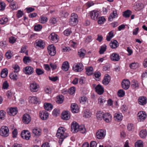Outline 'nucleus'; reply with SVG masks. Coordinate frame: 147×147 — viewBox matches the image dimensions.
<instances>
[{
  "label": "nucleus",
  "mask_w": 147,
  "mask_h": 147,
  "mask_svg": "<svg viewBox=\"0 0 147 147\" xmlns=\"http://www.w3.org/2000/svg\"><path fill=\"white\" fill-rule=\"evenodd\" d=\"M65 129L62 127H60L58 129L57 134L56 136L59 138V142L61 144L64 139L69 136V135L65 132Z\"/></svg>",
  "instance_id": "f257e3e1"
},
{
  "label": "nucleus",
  "mask_w": 147,
  "mask_h": 147,
  "mask_svg": "<svg viewBox=\"0 0 147 147\" xmlns=\"http://www.w3.org/2000/svg\"><path fill=\"white\" fill-rule=\"evenodd\" d=\"M78 17L77 15L74 13H71L69 19V23L71 26H75L78 22Z\"/></svg>",
  "instance_id": "f03ea898"
},
{
  "label": "nucleus",
  "mask_w": 147,
  "mask_h": 147,
  "mask_svg": "<svg viewBox=\"0 0 147 147\" xmlns=\"http://www.w3.org/2000/svg\"><path fill=\"white\" fill-rule=\"evenodd\" d=\"M9 134V130L7 126H3L0 129V135L2 136L6 137Z\"/></svg>",
  "instance_id": "7ed1b4c3"
},
{
  "label": "nucleus",
  "mask_w": 147,
  "mask_h": 147,
  "mask_svg": "<svg viewBox=\"0 0 147 147\" xmlns=\"http://www.w3.org/2000/svg\"><path fill=\"white\" fill-rule=\"evenodd\" d=\"M39 87V85L35 82H33L30 84V90L32 92H37Z\"/></svg>",
  "instance_id": "20e7f679"
},
{
  "label": "nucleus",
  "mask_w": 147,
  "mask_h": 147,
  "mask_svg": "<svg viewBox=\"0 0 147 147\" xmlns=\"http://www.w3.org/2000/svg\"><path fill=\"white\" fill-rule=\"evenodd\" d=\"M106 134V131L103 129H99L96 133L97 138L99 139H103L105 138Z\"/></svg>",
  "instance_id": "39448f33"
},
{
  "label": "nucleus",
  "mask_w": 147,
  "mask_h": 147,
  "mask_svg": "<svg viewBox=\"0 0 147 147\" xmlns=\"http://www.w3.org/2000/svg\"><path fill=\"white\" fill-rule=\"evenodd\" d=\"M34 45L36 47H39L43 49L45 47V43L44 41L41 39L36 40L35 43Z\"/></svg>",
  "instance_id": "423d86ee"
},
{
  "label": "nucleus",
  "mask_w": 147,
  "mask_h": 147,
  "mask_svg": "<svg viewBox=\"0 0 147 147\" xmlns=\"http://www.w3.org/2000/svg\"><path fill=\"white\" fill-rule=\"evenodd\" d=\"M23 71L25 74L29 75L34 72V69L32 67L28 66L24 68Z\"/></svg>",
  "instance_id": "0eeeda50"
},
{
  "label": "nucleus",
  "mask_w": 147,
  "mask_h": 147,
  "mask_svg": "<svg viewBox=\"0 0 147 147\" xmlns=\"http://www.w3.org/2000/svg\"><path fill=\"white\" fill-rule=\"evenodd\" d=\"M89 14L91 18L94 20H97L100 15L99 12L95 10L90 12Z\"/></svg>",
  "instance_id": "6e6552de"
},
{
  "label": "nucleus",
  "mask_w": 147,
  "mask_h": 147,
  "mask_svg": "<svg viewBox=\"0 0 147 147\" xmlns=\"http://www.w3.org/2000/svg\"><path fill=\"white\" fill-rule=\"evenodd\" d=\"M48 52L51 56H54L56 53L55 48L53 45H51L47 47Z\"/></svg>",
  "instance_id": "1a4fd4ad"
},
{
  "label": "nucleus",
  "mask_w": 147,
  "mask_h": 147,
  "mask_svg": "<svg viewBox=\"0 0 147 147\" xmlns=\"http://www.w3.org/2000/svg\"><path fill=\"white\" fill-rule=\"evenodd\" d=\"M73 69L76 72H80L83 69L84 66L82 63H78L76 65H74Z\"/></svg>",
  "instance_id": "9d476101"
},
{
  "label": "nucleus",
  "mask_w": 147,
  "mask_h": 147,
  "mask_svg": "<svg viewBox=\"0 0 147 147\" xmlns=\"http://www.w3.org/2000/svg\"><path fill=\"white\" fill-rule=\"evenodd\" d=\"M78 123L76 122L72 123L71 125V131L73 133H76L79 131V127Z\"/></svg>",
  "instance_id": "9b49d317"
},
{
  "label": "nucleus",
  "mask_w": 147,
  "mask_h": 147,
  "mask_svg": "<svg viewBox=\"0 0 147 147\" xmlns=\"http://www.w3.org/2000/svg\"><path fill=\"white\" fill-rule=\"evenodd\" d=\"M22 137L26 140H29L30 137V132L28 131L24 130L22 132L21 134Z\"/></svg>",
  "instance_id": "f8f14e48"
},
{
  "label": "nucleus",
  "mask_w": 147,
  "mask_h": 147,
  "mask_svg": "<svg viewBox=\"0 0 147 147\" xmlns=\"http://www.w3.org/2000/svg\"><path fill=\"white\" fill-rule=\"evenodd\" d=\"M31 119L30 115L27 114H24L22 117V120L25 124L29 123Z\"/></svg>",
  "instance_id": "ddd939ff"
},
{
  "label": "nucleus",
  "mask_w": 147,
  "mask_h": 147,
  "mask_svg": "<svg viewBox=\"0 0 147 147\" xmlns=\"http://www.w3.org/2000/svg\"><path fill=\"white\" fill-rule=\"evenodd\" d=\"M112 115L109 113H103V119L107 123L110 122L112 120Z\"/></svg>",
  "instance_id": "4468645a"
},
{
  "label": "nucleus",
  "mask_w": 147,
  "mask_h": 147,
  "mask_svg": "<svg viewBox=\"0 0 147 147\" xmlns=\"http://www.w3.org/2000/svg\"><path fill=\"white\" fill-rule=\"evenodd\" d=\"M7 113L9 115H15L18 112V110L16 107H11L7 109Z\"/></svg>",
  "instance_id": "2eb2a0df"
},
{
  "label": "nucleus",
  "mask_w": 147,
  "mask_h": 147,
  "mask_svg": "<svg viewBox=\"0 0 147 147\" xmlns=\"http://www.w3.org/2000/svg\"><path fill=\"white\" fill-rule=\"evenodd\" d=\"M61 118L64 120H68L70 117V113L67 111H63L61 115Z\"/></svg>",
  "instance_id": "dca6fc26"
},
{
  "label": "nucleus",
  "mask_w": 147,
  "mask_h": 147,
  "mask_svg": "<svg viewBox=\"0 0 147 147\" xmlns=\"http://www.w3.org/2000/svg\"><path fill=\"white\" fill-rule=\"evenodd\" d=\"M111 60L114 61H119L120 59V57L119 55L116 53H113L110 56Z\"/></svg>",
  "instance_id": "f3484780"
},
{
  "label": "nucleus",
  "mask_w": 147,
  "mask_h": 147,
  "mask_svg": "<svg viewBox=\"0 0 147 147\" xmlns=\"http://www.w3.org/2000/svg\"><path fill=\"white\" fill-rule=\"evenodd\" d=\"M39 115L41 119L45 120L48 117L49 114L48 112L45 111H41L39 113Z\"/></svg>",
  "instance_id": "a211bd4d"
},
{
  "label": "nucleus",
  "mask_w": 147,
  "mask_h": 147,
  "mask_svg": "<svg viewBox=\"0 0 147 147\" xmlns=\"http://www.w3.org/2000/svg\"><path fill=\"white\" fill-rule=\"evenodd\" d=\"M49 38L53 43H55L58 41L57 35L54 33H52L49 36Z\"/></svg>",
  "instance_id": "6ab92c4d"
},
{
  "label": "nucleus",
  "mask_w": 147,
  "mask_h": 147,
  "mask_svg": "<svg viewBox=\"0 0 147 147\" xmlns=\"http://www.w3.org/2000/svg\"><path fill=\"white\" fill-rule=\"evenodd\" d=\"M130 84V82L128 80H124L121 83L122 87L125 90H127L129 88Z\"/></svg>",
  "instance_id": "aec40b11"
},
{
  "label": "nucleus",
  "mask_w": 147,
  "mask_h": 147,
  "mask_svg": "<svg viewBox=\"0 0 147 147\" xmlns=\"http://www.w3.org/2000/svg\"><path fill=\"white\" fill-rule=\"evenodd\" d=\"M138 119H140V121H143L145 119L146 117V115L145 112L143 111H140L139 112L138 114Z\"/></svg>",
  "instance_id": "412c9836"
},
{
  "label": "nucleus",
  "mask_w": 147,
  "mask_h": 147,
  "mask_svg": "<svg viewBox=\"0 0 147 147\" xmlns=\"http://www.w3.org/2000/svg\"><path fill=\"white\" fill-rule=\"evenodd\" d=\"M95 90L96 92L100 95L103 94L104 91L103 88L100 84H98L96 86Z\"/></svg>",
  "instance_id": "4be33fe9"
},
{
  "label": "nucleus",
  "mask_w": 147,
  "mask_h": 147,
  "mask_svg": "<svg viewBox=\"0 0 147 147\" xmlns=\"http://www.w3.org/2000/svg\"><path fill=\"white\" fill-rule=\"evenodd\" d=\"M118 14L117 13V11L116 9H114L113 10V13H111L109 16V20L110 21H112L114 18L117 17Z\"/></svg>",
  "instance_id": "5701e85b"
},
{
  "label": "nucleus",
  "mask_w": 147,
  "mask_h": 147,
  "mask_svg": "<svg viewBox=\"0 0 147 147\" xmlns=\"http://www.w3.org/2000/svg\"><path fill=\"white\" fill-rule=\"evenodd\" d=\"M138 102L140 105H144L146 103V98L143 96L140 97L138 99Z\"/></svg>",
  "instance_id": "b1692460"
},
{
  "label": "nucleus",
  "mask_w": 147,
  "mask_h": 147,
  "mask_svg": "<svg viewBox=\"0 0 147 147\" xmlns=\"http://www.w3.org/2000/svg\"><path fill=\"white\" fill-rule=\"evenodd\" d=\"M110 77L109 75L108 74H106L102 81V84L105 85H108L110 81Z\"/></svg>",
  "instance_id": "393cba45"
},
{
  "label": "nucleus",
  "mask_w": 147,
  "mask_h": 147,
  "mask_svg": "<svg viewBox=\"0 0 147 147\" xmlns=\"http://www.w3.org/2000/svg\"><path fill=\"white\" fill-rule=\"evenodd\" d=\"M143 5L142 3H136L134 5L133 8L136 11H139L142 9Z\"/></svg>",
  "instance_id": "a878e982"
},
{
  "label": "nucleus",
  "mask_w": 147,
  "mask_h": 147,
  "mask_svg": "<svg viewBox=\"0 0 147 147\" xmlns=\"http://www.w3.org/2000/svg\"><path fill=\"white\" fill-rule=\"evenodd\" d=\"M71 110L73 113H77L79 111V107L76 104H72L71 106Z\"/></svg>",
  "instance_id": "bb28decb"
},
{
  "label": "nucleus",
  "mask_w": 147,
  "mask_h": 147,
  "mask_svg": "<svg viewBox=\"0 0 147 147\" xmlns=\"http://www.w3.org/2000/svg\"><path fill=\"white\" fill-rule=\"evenodd\" d=\"M86 52L85 50L84 49H81L78 51V55L80 57L83 58L84 57Z\"/></svg>",
  "instance_id": "cd10ccee"
},
{
  "label": "nucleus",
  "mask_w": 147,
  "mask_h": 147,
  "mask_svg": "<svg viewBox=\"0 0 147 147\" xmlns=\"http://www.w3.org/2000/svg\"><path fill=\"white\" fill-rule=\"evenodd\" d=\"M123 116L121 113H115L114 116V119L117 121H121L122 120Z\"/></svg>",
  "instance_id": "c85d7f7f"
},
{
  "label": "nucleus",
  "mask_w": 147,
  "mask_h": 147,
  "mask_svg": "<svg viewBox=\"0 0 147 147\" xmlns=\"http://www.w3.org/2000/svg\"><path fill=\"white\" fill-rule=\"evenodd\" d=\"M110 46L112 48L115 49L118 47L119 45L117 41L116 40H114L110 42Z\"/></svg>",
  "instance_id": "c756f323"
},
{
  "label": "nucleus",
  "mask_w": 147,
  "mask_h": 147,
  "mask_svg": "<svg viewBox=\"0 0 147 147\" xmlns=\"http://www.w3.org/2000/svg\"><path fill=\"white\" fill-rule=\"evenodd\" d=\"M69 67L68 62L65 61L63 62L62 65V69L65 71H67L69 69Z\"/></svg>",
  "instance_id": "7c9ffc66"
},
{
  "label": "nucleus",
  "mask_w": 147,
  "mask_h": 147,
  "mask_svg": "<svg viewBox=\"0 0 147 147\" xmlns=\"http://www.w3.org/2000/svg\"><path fill=\"white\" fill-rule=\"evenodd\" d=\"M45 109L47 111H50L52 109L53 106L51 103H45L44 104Z\"/></svg>",
  "instance_id": "2f4dec72"
},
{
  "label": "nucleus",
  "mask_w": 147,
  "mask_h": 147,
  "mask_svg": "<svg viewBox=\"0 0 147 147\" xmlns=\"http://www.w3.org/2000/svg\"><path fill=\"white\" fill-rule=\"evenodd\" d=\"M41 130L40 129L35 128L33 129L32 132L35 136H39L41 135Z\"/></svg>",
  "instance_id": "473e14b6"
},
{
  "label": "nucleus",
  "mask_w": 147,
  "mask_h": 147,
  "mask_svg": "<svg viewBox=\"0 0 147 147\" xmlns=\"http://www.w3.org/2000/svg\"><path fill=\"white\" fill-rule=\"evenodd\" d=\"M86 74L88 76L92 75L93 72V68L92 67H88L86 68Z\"/></svg>",
  "instance_id": "72a5a7b5"
},
{
  "label": "nucleus",
  "mask_w": 147,
  "mask_h": 147,
  "mask_svg": "<svg viewBox=\"0 0 147 147\" xmlns=\"http://www.w3.org/2000/svg\"><path fill=\"white\" fill-rule=\"evenodd\" d=\"M8 70L7 68L3 69L1 73V77L2 78L6 77L8 74Z\"/></svg>",
  "instance_id": "f704fd0d"
},
{
  "label": "nucleus",
  "mask_w": 147,
  "mask_h": 147,
  "mask_svg": "<svg viewBox=\"0 0 147 147\" xmlns=\"http://www.w3.org/2000/svg\"><path fill=\"white\" fill-rule=\"evenodd\" d=\"M59 14L61 17L66 18L68 16L69 13L65 10H61L60 11Z\"/></svg>",
  "instance_id": "c9c22d12"
},
{
  "label": "nucleus",
  "mask_w": 147,
  "mask_h": 147,
  "mask_svg": "<svg viewBox=\"0 0 147 147\" xmlns=\"http://www.w3.org/2000/svg\"><path fill=\"white\" fill-rule=\"evenodd\" d=\"M132 13L131 11L127 10L123 12V17L125 18H128L129 17Z\"/></svg>",
  "instance_id": "e433bc0d"
},
{
  "label": "nucleus",
  "mask_w": 147,
  "mask_h": 147,
  "mask_svg": "<svg viewBox=\"0 0 147 147\" xmlns=\"http://www.w3.org/2000/svg\"><path fill=\"white\" fill-rule=\"evenodd\" d=\"M139 65L138 63L133 62L129 64V67L133 69H135L139 67Z\"/></svg>",
  "instance_id": "4c0bfd02"
},
{
  "label": "nucleus",
  "mask_w": 147,
  "mask_h": 147,
  "mask_svg": "<svg viewBox=\"0 0 147 147\" xmlns=\"http://www.w3.org/2000/svg\"><path fill=\"white\" fill-rule=\"evenodd\" d=\"M107 47V46L105 45L104 44L100 47L99 52L100 54H103L106 51Z\"/></svg>",
  "instance_id": "58836bf2"
},
{
  "label": "nucleus",
  "mask_w": 147,
  "mask_h": 147,
  "mask_svg": "<svg viewBox=\"0 0 147 147\" xmlns=\"http://www.w3.org/2000/svg\"><path fill=\"white\" fill-rule=\"evenodd\" d=\"M30 102L34 104L38 103L37 99L36 96H30L29 97Z\"/></svg>",
  "instance_id": "ea45409f"
},
{
  "label": "nucleus",
  "mask_w": 147,
  "mask_h": 147,
  "mask_svg": "<svg viewBox=\"0 0 147 147\" xmlns=\"http://www.w3.org/2000/svg\"><path fill=\"white\" fill-rule=\"evenodd\" d=\"M64 99V97L62 95H59L57 97L56 102L58 103L61 104L63 102Z\"/></svg>",
  "instance_id": "a19ab883"
},
{
  "label": "nucleus",
  "mask_w": 147,
  "mask_h": 147,
  "mask_svg": "<svg viewBox=\"0 0 147 147\" xmlns=\"http://www.w3.org/2000/svg\"><path fill=\"white\" fill-rule=\"evenodd\" d=\"M103 113L100 111H98L96 114V117L98 120H101L103 119Z\"/></svg>",
  "instance_id": "79ce46f5"
},
{
  "label": "nucleus",
  "mask_w": 147,
  "mask_h": 147,
  "mask_svg": "<svg viewBox=\"0 0 147 147\" xmlns=\"http://www.w3.org/2000/svg\"><path fill=\"white\" fill-rule=\"evenodd\" d=\"M92 115L91 113H90L89 110H86L83 113V116L86 118H88L91 117Z\"/></svg>",
  "instance_id": "37998d69"
},
{
  "label": "nucleus",
  "mask_w": 147,
  "mask_h": 147,
  "mask_svg": "<svg viewBox=\"0 0 147 147\" xmlns=\"http://www.w3.org/2000/svg\"><path fill=\"white\" fill-rule=\"evenodd\" d=\"M147 131L146 129L142 130L140 133V137L142 138H144L147 135Z\"/></svg>",
  "instance_id": "c03bdc74"
},
{
  "label": "nucleus",
  "mask_w": 147,
  "mask_h": 147,
  "mask_svg": "<svg viewBox=\"0 0 147 147\" xmlns=\"http://www.w3.org/2000/svg\"><path fill=\"white\" fill-rule=\"evenodd\" d=\"M23 61L25 63L27 64L31 61L30 57L26 56H25L24 57Z\"/></svg>",
  "instance_id": "a18cd8bd"
},
{
  "label": "nucleus",
  "mask_w": 147,
  "mask_h": 147,
  "mask_svg": "<svg viewBox=\"0 0 147 147\" xmlns=\"http://www.w3.org/2000/svg\"><path fill=\"white\" fill-rule=\"evenodd\" d=\"M106 101V100L102 96H100L98 99V103L100 105H102Z\"/></svg>",
  "instance_id": "49530a36"
},
{
  "label": "nucleus",
  "mask_w": 147,
  "mask_h": 147,
  "mask_svg": "<svg viewBox=\"0 0 147 147\" xmlns=\"http://www.w3.org/2000/svg\"><path fill=\"white\" fill-rule=\"evenodd\" d=\"M40 22L42 24H44L47 21V18L45 16H42L39 19Z\"/></svg>",
  "instance_id": "de8ad7c7"
},
{
  "label": "nucleus",
  "mask_w": 147,
  "mask_h": 147,
  "mask_svg": "<svg viewBox=\"0 0 147 147\" xmlns=\"http://www.w3.org/2000/svg\"><path fill=\"white\" fill-rule=\"evenodd\" d=\"M135 147H143V142L141 140H138L135 144Z\"/></svg>",
  "instance_id": "09e8293b"
},
{
  "label": "nucleus",
  "mask_w": 147,
  "mask_h": 147,
  "mask_svg": "<svg viewBox=\"0 0 147 147\" xmlns=\"http://www.w3.org/2000/svg\"><path fill=\"white\" fill-rule=\"evenodd\" d=\"M71 33L72 31L70 28L66 29L63 32L64 35L67 36L69 35Z\"/></svg>",
  "instance_id": "8fccbe9b"
},
{
  "label": "nucleus",
  "mask_w": 147,
  "mask_h": 147,
  "mask_svg": "<svg viewBox=\"0 0 147 147\" xmlns=\"http://www.w3.org/2000/svg\"><path fill=\"white\" fill-rule=\"evenodd\" d=\"M125 94L124 91L122 89H121L118 90L117 92L118 96L120 97H122Z\"/></svg>",
  "instance_id": "3c124183"
},
{
  "label": "nucleus",
  "mask_w": 147,
  "mask_h": 147,
  "mask_svg": "<svg viewBox=\"0 0 147 147\" xmlns=\"http://www.w3.org/2000/svg\"><path fill=\"white\" fill-rule=\"evenodd\" d=\"M10 78L14 80H16L17 79V75L14 73H12L9 76Z\"/></svg>",
  "instance_id": "603ef678"
},
{
  "label": "nucleus",
  "mask_w": 147,
  "mask_h": 147,
  "mask_svg": "<svg viewBox=\"0 0 147 147\" xmlns=\"http://www.w3.org/2000/svg\"><path fill=\"white\" fill-rule=\"evenodd\" d=\"M42 27L41 25L39 24H37L34 26V30L36 31H39L41 30Z\"/></svg>",
  "instance_id": "864d4df0"
},
{
  "label": "nucleus",
  "mask_w": 147,
  "mask_h": 147,
  "mask_svg": "<svg viewBox=\"0 0 147 147\" xmlns=\"http://www.w3.org/2000/svg\"><path fill=\"white\" fill-rule=\"evenodd\" d=\"M36 72L38 75L42 74L44 73V71L40 68H36Z\"/></svg>",
  "instance_id": "5fc2aeb1"
},
{
  "label": "nucleus",
  "mask_w": 147,
  "mask_h": 147,
  "mask_svg": "<svg viewBox=\"0 0 147 147\" xmlns=\"http://www.w3.org/2000/svg\"><path fill=\"white\" fill-rule=\"evenodd\" d=\"M105 21V19L104 17H101L99 18L98 22L99 24H102Z\"/></svg>",
  "instance_id": "6e6d98bb"
},
{
  "label": "nucleus",
  "mask_w": 147,
  "mask_h": 147,
  "mask_svg": "<svg viewBox=\"0 0 147 147\" xmlns=\"http://www.w3.org/2000/svg\"><path fill=\"white\" fill-rule=\"evenodd\" d=\"M87 100V98L86 97L83 96L80 99V102L82 104H84Z\"/></svg>",
  "instance_id": "4d7b16f0"
},
{
  "label": "nucleus",
  "mask_w": 147,
  "mask_h": 147,
  "mask_svg": "<svg viewBox=\"0 0 147 147\" xmlns=\"http://www.w3.org/2000/svg\"><path fill=\"white\" fill-rule=\"evenodd\" d=\"M13 67L14 70V73H17L18 72L20 71V67L18 66V65H13Z\"/></svg>",
  "instance_id": "13d9d810"
},
{
  "label": "nucleus",
  "mask_w": 147,
  "mask_h": 147,
  "mask_svg": "<svg viewBox=\"0 0 147 147\" xmlns=\"http://www.w3.org/2000/svg\"><path fill=\"white\" fill-rule=\"evenodd\" d=\"M10 7L13 10H15L18 7L16 4L14 3H11L10 5Z\"/></svg>",
  "instance_id": "bf43d9fd"
},
{
  "label": "nucleus",
  "mask_w": 147,
  "mask_h": 147,
  "mask_svg": "<svg viewBox=\"0 0 147 147\" xmlns=\"http://www.w3.org/2000/svg\"><path fill=\"white\" fill-rule=\"evenodd\" d=\"M8 19L6 18H3L0 20V24H6L8 21Z\"/></svg>",
  "instance_id": "052dcab7"
},
{
  "label": "nucleus",
  "mask_w": 147,
  "mask_h": 147,
  "mask_svg": "<svg viewBox=\"0 0 147 147\" xmlns=\"http://www.w3.org/2000/svg\"><path fill=\"white\" fill-rule=\"evenodd\" d=\"M121 109L122 113H125L126 112L127 109V107L126 105H123L121 107Z\"/></svg>",
  "instance_id": "680f3d73"
},
{
  "label": "nucleus",
  "mask_w": 147,
  "mask_h": 147,
  "mask_svg": "<svg viewBox=\"0 0 147 147\" xmlns=\"http://www.w3.org/2000/svg\"><path fill=\"white\" fill-rule=\"evenodd\" d=\"M59 111L58 109H54L53 111V115L55 117L59 115Z\"/></svg>",
  "instance_id": "e2e57ef3"
},
{
  "label": "nucleus",
  "mask_w": 147,
  "mask_h": 147,
  "mask_svg": "<svg viewBox=\"0 0 147 147\" xmlns=\"http://www.w3.org/2000/svg\"><path fill=\"white\" fill-rule=\"evenodd\" d=\"M79 131L82 133H84L85 132L86 129L84 128V126L83 125L79 126Z\"/></svg>",
  "instance_id": "0e129e2a"
},
{
  "label": "nucleus",
  "mask_w": 147,
  "mask_h": 147,
  "mask_svg": "<svg viewBox=\"0 0 147 147\" xmlns=\"http://www.w3.org/2000/svg\"><path fill=\"white\" fill-rule=\"evenodd\" d=\"M5 7V4L3 2H0V10H3Z\"/></svg>",
  "instance_id": "69168bd1"
},
{
  "label": "nucleus",
  "mask_w": 147,
  "mask_h": 147,
  "mask_svg": "<svg viewBox=\"0 0 147 147\" xmlns=\"http://www.w3.org/2000/svg\"><path fill=\"white\" fill-rule=\"evenodd\" d=\"M23 14L24 13L23 11L20 10H19L17 11L16 16L18 18H19L22 17Z\"/></svg>",
  "instance_id": "338daca9"
},
{
  "label": "nucleus",
  "mask_w": 147,
  "mask_h": 147,
  "mask_svg": "<svg viewBox=\"0 0 147 147\" xmlns=\"http://www.w3.org/2000/svg\"><path fill=\"white\" fill-rule=\"evenodd\" d=\"M57 22L56 19L55 18H52L49 20L50 23L51 25L56 24Z\"/></svg>",
  "instance_id": "774afa93"
}]
</instances>
